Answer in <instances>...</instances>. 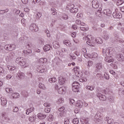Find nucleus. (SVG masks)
<instances>
[{
  "mask_svg": "<svg viewBox=\"0 0 124 124\" xmlns=\"http://www.w3.org/2000/svg\"><path fill=\"white\" fill-rule=\"evenodd\" d=\"M76 25H78V26H82V27H84L86 24L83 22H81V20L79 19H77L76 21Z\"/></svg>",
  "mask_w": 124,
  "mask_h": 124,
  "instance_id": "obj_12",
  "label": "nucleus"
},
{
  "mask_svg": "<svg viewBox=\"0 0 124 124\" xmlns=\"http://www.w3.org/2000/svg\"><path fill=\"white\" fill-rule=\"evenodd\" d=\"M96 68H97L96 70V71H98V70L101 69V68H102V64L101 63H97L96 64Z\"/></svg>",
  "mask_w": 124,
  "mask_h": 124,
  "instance_id": "obj_16",
  "label": "nucleus"
},
{
  "mask_svg": "<svg viewBox=\"0 0 124 124\" xmlns=\"http://www.w3.org/2000/svg\"><path fill=\"white\" fill-rule=\"evenodd\" d=\"M116 40H117V42H120V43H124V41L122 39H120L119 38L118 39H116Z\"/></svg>",
  "mask_w": 124,
  "mask_h": 124,
  "instance_id": "obj_56",
  "label": "nucleus"
},
{
  "mask_svg": "<svg viewBox=\"0 0 124 124\" xmlns=\"http://www.w3.org/2000/svg\"><path fill=\"white\" fill-rule=\"evenodd\" d=\"M38 87L42 90H46V86H45V85L43 83L39 82Z\"/></svg>",
  "mask_w": 124,
  "mask_h": 124,
  "instance_id": "obj_14",
  "label": "nucleus"
},
{
  "mask_svg": "<svg viewBox=\"0 0 124 124\" xmlns=\"http://www.w3.org/2000/svg\"><path fill=\"white\" fill-rule=\"evenodd\" d=\"M63 45L66 46H69L70 45V42L69 40H65L63 42Z\"/></svg>",
  "mask_w": 124,
  "mask_h": 124,
  "instance_id": "obj_28",
  "label": "nucleus"
},
{
  "mask_svg": "<svg viewBox=\"0 0 124 124\" xmlns=\"http://www.w3.org/2000/svg\"><path fill=\"white\" fill-rule=\"evenodd\" d=\"M16 62H25V61H23V58L18 57L16 59Z\"/></svg>",
  "mask_w": 124,
  "mask_h": 124,
  "instance_id": "obj_25",
  "label": "nucleus"
},
{
  "mask_svg": "<svg viewBox=\"0 0 124 124\" xmlns=\"http://www.w3.org/2000/svg\"><path fill=\"white\" fill-rule=\"evenodd\" d=\"M112 16L114 18H117V19H120L122 18V14L119 12H115L113 13Z\"/></svg>",
  "mask_w": 124,
  "mask_h": 124,
  "instance_id": "obj_7",
  "label": "nucleus"
},
{
  "mask_svg": "<svg viewBox=\"0 0 124 124\" xmlns=\"http://www.w3.org/2000/svg\"><path fill=\"white\" fill-rule=\"evenodd\" d=\"M6 12H8V9H6L5 10H0V14H3L4 13H5Z\"/></svg>",
  "mask_w": 124,
  "mask_h": 124,
  "instance_id": "obj_45",
  "label": "nucleus"
},
{
  "mask_svg": "<svg viewBox=\"0 0 124 124\" xmlns=\"http://www.w3.org/2000/svg\"><path fill=\"white\" fill-rule=\"evenodd\" d=\"M104 33H105L103 36V38H104V39H105L106 40H107V39H109V37H110V36L109 35V34H106V31H104Z\"/></svg>",
  "mask_w": 124,
  "mask_h": 124,
  "instance_id": "obj_27",
  "label": "nucleus"
},
{
  "mask_svg": "<svg viewBox=\"0 0 124 124\" xmlns=\"http://www.w3.org/2000/svg\"><path fill=\"white\" fill-rule=\"evenodd\" d=\"M63 109V114H65L66 113V107H62Z\"/></svg>",
  "mask_w": 124,
  "mask_h": 124,
  "instance_id": "obj_64",
  "label": "nucleus"
},
{
  "mask_svg": "<svg viewBox=\"0 0 124 124\" xmlns=\"http://www.w3.org/2000/svg\"><path fill=\"white\" fill-rule=\"evenodd\" d=\"M42 16V15L41 14V13H38L37 14V18H38V19H39V18H40L41 16Z\"/></svg>",
  "mask_w": 124,
  "mask_h": 124,
  "instance_id": "obj_60",
  "label": "nucleus"
},
{
  "mask_svg": "<svg viewBox=\"0 0 124 124\" xmlns=\"http://www.w3.org/2000/svg\"><path fill=\"white\" fill-rule=\"evenodd\" d=\"M17 77L19 79H23L25 77V74L21 71H19L17 73Z\"/></svg>",
  "mask_w": 124,
  "mask_h": 124,
  "instance_id": "obj_11",
  "label": "nucleus"
},
{
  "mask_svg": "<svg viewBox=\"0 0 124 124\" xmlns=\"http://www.w3.org/2000/svg\"><path fill=\"white\" fill-rule=\"evenodd\" d=\"M107 123L109 124H112V123H113V119H108V120L107 121Z\"/></svg>",
  "mask_w": 124,
  "mask_h": 124,
  "instance_id": "obj_62",
  "label": "nucleus"
},
{
  "mask_svg": "<svg viewBox=\"0 0 124 124\" xmlns=\"http://www.w3.org/2000/svg\"><path fill=\"white\" fill-rule=\"evenodd\" d=\"M97 96L98 97L101 101H105L106 100V96L102 94L101 93L97 94Z\"/></svg>",
  "mask_w": 124,
  "mask_h": 124,
  "instance_id": "obj_6",
  "label": "nucleus"
},
{
  "mask_svg": "<svg viewBox=\"0 0 124 124\" xmlns=\"http://www.w3.org/2000/svg\"><path fill=\"white\" fill-rule=\"evenodd\" d=\"M95 38H94L92 35H88V39L86 43L90 45V46H93V43H95Z\"/></svg>",
  "mask_w": 124,
  "mask_h": 124,
  "instance_id": "obj_2",
  "label": "nucleus"
},
{
  "mask_svg": "<svg viewBox=\"0 0 124 124\" xmlns=\"http://www.w3.org/2000/svg\"><path fill=\"white\" fill-rule=\"evenodd\" d=\"M29 120L30 122H31V123H32V122H34V121H35V117L34 116L31 117L30 118H29Z\"/></svg>",
  "mask_w": 124,
  "mask_h": 124,
  "instance_id": "obj_49",
  "label": "nucleus"
},
{
  "mask_svg": "<svg viewBox=\"0 0 124 124\" xmlns=\"http://www.w3.org/2000/svg\"><path fill=\"white\" fill-rule=\"evenodd\" d=\"M4 49L7 51H11L10 50V45H6L4 46Z\"/></svg>",
  "mask_w": 124,
  "mask_h": 124,
  "instance_id": "obj_39",
  "label": "nucleus"
},
{
  "mask_svg": "<svg viewBox=\"0 0 124 124\" xmlns=\"http://www.w3.org/2000/svg\"><path fill=\"white\" fill-rule=\"evenodd\" d=\"M111 55H112V56H116V55H117V52H116V51H115V49H109V56H111Z\"/></svg>",
  "mask_w": 124,
  "mask_h": 124,
  "instance_id": "obj_17",
  "label": "nucleus"
},
{
  "mask_svg": "<svg viewBox=\"0 0 124 124\" xmlns=\"http://www.w3.org/2000/svg\"><path fill=\"white\" fill-rule=\"evenodd\" d=\"M18 111H19V108H18V107H13V112L17 113Z\"/></svg>",
  "mask_w": 124,
  "mask_h": 124,
  "instance_id": "obj_48",
  "label": "nucleus"
},
{
  "mask_svg": "<svg viewBox=\"0 0 124 124\" xmlns=\"http://www.w3.org/2000/svg\"><path fill=\"white\" fill-rule=\"evenodd\" d=\"M79 86H80V84L77 81H75L72 84V90L75 93H76L75 90H77V92H79Z\"/></svg>",
  "mask_w": 124,
  "mask_h": 124,
  "instance_id": "obj_3",
  "label": "nucleus"
},
{
  "mask_svg": "<svg viewBox=\"0 0 124 124\" xmlns=\"http://www.w3.org/2000/svg\"><path fill=\"white\" fill-rule=\"evenodd\" d=\"M37 117L40 120H43V119H45L47 117V115L43 113H39L37 114Z\"/></svg>",
  "mask_w": 124,
  "mask_h": 124,
  "instance_id": "obj_10",
  "label": "nucleus"
},
{
  "mask_svg": "<svg viewBox=\"0 0 124 124\" xmlns=\"http://www.w3.org/2000/svg\"><path fill=\"white\" fill-rule=\"evenodd\" d=\"M31 31H35V32L38 31V27L34 23H31L29 27Z\"/></svg>",
  "mask_w": 124,
  "mask_h": 124,
  "instance_id": "obj_4",
  "label": "nucleus"
},
{
  "mask_svg": "<svg viewBox=\"0 0 124 124\" xmlns=\"http://www.w3.org/2000/svg\"><path fill=\"white\" fill-rule=\"evenodd\" d=\"M45 4H46V2H45V1H41V2H40L39 5H40V6H44V5H45Z\"/></svg>",
  "mask_w": 124,
  "mask_h": 124,
  "instance_id": "obj_44",
  "label": "nucleus"
},
{
  "mask_svg": "<svg viewBox=\"0 0 124 124\" xmlns=\"http://www.w3.org/2000/svg\"><path fill=\"white\" fill-rule=\"evenodd\" d=\"M11 95L13 96V98H18L20 96V94L19 93H11Z\"/></svg>",
  "mask_w": 124,
  "mask_h": 124,
  "instance_id": "obj_15",
  "label": "nucleus"
},
{
  "mask_svg": "<svg viewBox=\"0 0 124 124\" xmlns=\"http://www.w3.org/2000/svg\"><path fill=\"white\" fill-rule=\"evenodd\" d=\"M80 82H87V78H84L82 79H79Z\"/></svg>",
  "mask_w": 124,
  "mask_h": 124,
  "instance_id": "obj_59",
  "label": "nucleus"
},
{
  "mask_svg": "<svg viewBox=\"0 0 124 124\" xmlns=\"http://www.w3.org/2000/svg\"><path fill=\"white\" fill-rule=\"evenodd\" d=\"M101 113L100 112H97L95 115V119H97L99 118H102V116L101 115Z\"/></svg>",
  "mask_w": 124,
  "mask_h": 124,
  "instance_id": "obj_30",
  "label": "nucleus"
},
{
  "mask_svg": "<svg viewBox=\"0 0 124 124\" xmlns=\"http://www.w3.org/2000/svg\"><path fill=\"white\" fill-rule=\"evenodd\" d=\"M96 77L99 79V78H101L102 77V75L100 73H98L96 74Z\"/></svg>",
  "mask_w": 124,
  "mask_h": 124,
  "instance_id": "obj_61",
  "label": "nucleus"
},
{
  "mask_svg": "<svg viewBox=\"0 0 124 124\" xmlns=\"http://www.w3.org/2000/svg\"><path fill=\"white\" fill-rule=\"evenodd\" d=\"M73 8H74V5L73 4H69L66 6V9L68 10H71Z\"/></svg>",
  "mask_w": 124,
  "mask_h": 124,
  "instance_id": "obj_20",
  "label": "nucleus"
},
{
  "mask_svg": "<svg viewBox=\"0 0 124 124\" xmlns=\"http://www.w3.org/2000/svg\"><path fill=\"white\" fill-rule=\"evenodd\" d=\"M4 73V69L2 68L1 67H0V74L2 75Z\"/></svg>",
  "mask_w": 124,
  "mask_h": 124,
  "instance_id": "obj_54",
  "label": "nucleus"
},
{
  "mask_svg": "<svg viewBox=\"0 0 124 124\" xmlns=\"http://www.w3.org/2000/svg\"><path fill=\"white\" fill-rule=\"evenodd\" d=\"M50 48H51V46H50L49 45H46L43 47V49L45 52H47V51H49V50H50Z\"/></svg>",
  "mask_w": 124,
  "mask_h": 124,
  "instance_id": "obj_19",
  "label": "nucleus"
},
{
  "mask_svg": "<svg viewBox=\"0 0 124 124\" xmlns=\"http://www.w3.org/2000/svg\"><path fill=\"white\" fill-rule=\"evenodd\" d=\"M103 13L105 15H107V16H109V17H110V16H112V12H111V11H110V10H109V9L104 10Z\"/></svg>",
  "mask_w": 124,
  "mask_h": 124,
  "instance_id": "obj_9",
  "label": "nucleus"
},
{
  "mask_svg": "<svg viewBox=\"0 0 124 124\" xmlns=\"http://www.w3.org/2000/svg\"><path fill=\"white\" fill-rule=\"evenodd\" d=\"M58 93L59 94H62V87H61L58 90Z\"/></svg>",
  "mask_w": 124,
  "mask_h": 124,
  "instance_id": "obj_50",
  "label": "nucleus"
},
{
  "mask_svg": "<svg viewBox=\"0 0 124 124\" xmlns=\"http://www.w3.org/2000/svg\"><path fill=\"white\" fill-rule=\"evenodd\" d=\"M103 54L105 57V61L106 62H114V59H110L108 60V57H109V52H110V49H103Z\"/></svg>",
  "mask_w": 124,
  "mask_h": 124,
  "instance_id": "obj_1",
  "label": "nucleus"
},
{
  "mask_svg": "<svg viewBox=\"0 0 124 124\" xmlns=\"http://www.w3.org/2000/svg\"><path fill=\"white\" fill-rule=\"evenodd\" d=\"M62 18L64 20H67V19H68V15L66 14L63 13Z\"/></svg>",
  "mask_w": 124,
  "mask_h": 124,
  "instance_id": "obj_42",
  "label": "nucleus"
},
{
  "mask_svg": "<svg viewBox=\"0 0 124 124\" xmlns=\"http://www.w3.org/2000/svg\"><path fill=\"white\" fill-rule=\"evenodd\" d=\"M124 3V0H118L117 3V5H122Z\"/></svg>",
  "mask_w": 124,
  "mask_h": 124,
  "instance_id": "obj_40",
  "label": "nucleus"
},
{
  "mask_svg": "<svg viewBox=\"0 0 124 124\" xmlns=\"http://www.w3.org/2000/svg\"><path fill=\"white\" fill-rule=\"evenodd\" d=\"M70 12H71V13H77L78 12V8H73V9L70 10Z\"/></svg>",
  "mask_w": 124,
  "mask_h": 124,
  "instance_id": "obj_26",
  "label": "nucleus"
},
{
  "mask_svg": "<svg viewBox=\"0 0 124 124\" xmlns=\"http://www.w3.org/2000/svg\"><path fill=\"white\" fill-rule=\"evenodd\" d=\"M95 43H97V44H101L103 42L102 39H101V38H95Z\"/></svg>",
  "mask_w": 124,
  "mask_h": 124,
  "instance_id": "obj_13",
  "label": "nucleus"
},
{
  "mask_svg": "<svg viewBox=\"0 0 124 124\" xmlns=\"http://www.w3.org/2000/svg\"><path fill=\"white\" fill-rule=\"evenodd\" d=\"M13 76V74H9L6 76V79H7V80H10V79H11V78H12Z\"/></svg>",
  "mask_w": 124,
  "mask_h": 124,
  "instance_id": "obj_37",
  "label": "nucleus"
},
{
  "mask_svg": "<svg viewBox=\"0 0 124 124\" xmlns=\"http://www.w3.org/2000/svg\"><path fill=\"white\" fill-rule=\"evenodd\" d=\"M80 29L81 31H87L89 30V27L86 26V25H85L84 26L80 27Z\"/></svg>",
  "mask_w": 124,
  "mask_h": 124,
  "instance_id": "obj_18",
  "label": "nucleus"
},
{
  "mask_svg": "<svg viewBox=\"0 0 124 124\" xmlns=\"http://www.w3.org/2000/svg\"><path fill=\"white\" fill-rule=\"evenodd\" d=\"M6 92L7 93H13V90H12V89L11 88H6L5 89Z\"/></svg>",
  "mask_w": 124,
  "mask_h": 124,
  "instance_id": "obj_36",
  "label": "nucleus"
},
{
  "mask_svg": "<svg viewBox=\"0 0 124 124\" xmlns=\"http://www.w3.org/2000/svg\"><path fill=\"white\" fill-rule=\"evenodd\" d=\"M108 101H109V102H113V101H114V97H113V96H110L108 97Z\"/></svg>",
  "mask_w": 124,
  "mask_h": 124,
  "instance_id": "obj_52",
  "label": "nucleus"
},
{
  "mask_svg": "<svg viewBox=\"0 0 124 124\" xmlns=\"http://www.w3.org/2000/svg\"><path fill=\"white\" fill-rule=\"evenodd\" d=\"M71 35L72 37H73V38L76 37V32H74L72 33Z\"/></svg>",
  "mask_w": 124,
  "mask_h": 124,
  "instance_id": "obj_63",
  "label": "nucleus"
},
{
  "mask_svg": "<svg viewBox=\"0 0 124 124\" xmlns=\"http://www.w3.org/2000/svg\"><path fill=\"white\" fill-rule=\"evenodd\" d=\"M19 64L21 66H22L24 68L27 67V65H26V62H19Z\"/></svg>",
  "mask_w": 124,
  "mask_h": 124,
  "instance_id": "obj_51",
  "label": "nucleus"
},
{
  "mask_svg": "<svg viewBox=\"0 0 124 124\" xmlns=\"http://www.w3.org/2000/svg\"><path fill=\"white\" fill-rule=\"evenodd\" d=\"M66 89H67V87L66 86H63V89H62V93L63 94H65V93H66Z\"/></svg>",
  "mask_w": 124,
  "mask_h": 124,
  "instance_id": "obj_47",
  "label": "nucleus"
},
{
  "mask_svg": "<svg viewBox=\"0 0 124 124\" xmlns=\"http://www.w3.org/2000/svg\"><path fill=\"white\" fill-rule=\"evenodd\" d=\"M44 106H45V107H50V106H51V105L48 103H45L44 104Z\"/></svg>",
  "mask_w": 124,
  "mask_h": 124,
  "instance_id": "obj_57",
  "label": "nucleus"
},
{
  "mask_svg": "<svg viewBox=\"0 0 124 124\" xmlns=\"http://www.w3.org/2000/svg\"><path fill=\"white\" fill-rule=\"evenodd\" d=\"M99 6V3H98V1L97 0H93L92 1V7L93 8H98Z\"/></svg>",
  "mask_w": 124,
  "mask_h": 124,
  "instance_id": "obj_5",
  "label": "nucleus"
},
{
  "mask_svg": "<svg viewBox=\"0 0 124 124\" xmlns=\"http://www.w3.org/2000/svg\"><path fill=\"white\" fill-rule=\"evenodd\" d=\"M110 65L112 67L114 68V69H117L118 68V66H117L115 63H111Z\"/></svg>",
  "mask_w": 124,
  "mask_h": 124,
  "instance_id": "obj_46",
  "label": "nucleus"
},
{
  "mask_svg": "<svg viewBox=\"0 0 124 124\" xmlns=\"http://www.w3.org/2000/svg\"><path fill=\"white\" fill-rule=\"evenodd\" d=\"M70 59L71 60H75V59H76V56H74L73 54H71L70 55Z\"/></svg>",
  "mask_w": 124,
  "mask_h": 124,
  "instance_id": "obj_53",
  "label": "nucleus"
},
{
  "mask_svg": "<svg viewBox=\"0 0 124 124\" xmlns=\"http://www.w3.org/2000/svg\"><path fill=\"white\" fill-rule=\"evenodd\" d=\"M39 62H47V59L45 58H41L39 60Z\"/></svg>",
  "mask_w": 124,
  "mask_h": 124,
  "instance_id": "obj_33",
  "label": "nucleus"
},
{
  "mask_svg": "<svg viewBox=\"0 0 124 124\" xmlns=\"http://www.w3.org/2000/svg\"><path fill=\"white\" fill-rule=\"evenodd\" d=\"M7 103V101L6 99H4L3 98H1V104L3 106H4L5 105H6Z\"/></svg>",
  "mask_w": 124,
  "mask_h": 124,
  "instance_id": "obj_23",
  "label": "nucleus"
},
{
  "mask_svg": "<svg viewBox=\"0 0 124 124\" xmlns=\"http://www.w3.org/2000/svg\"><path fill=\"white\" fill-rule=\"evenodd\" d=\"M47 119L49 122H52V121L54 120V116H53V115L52 114L49 115V116L47 117Z\"/></svg>",
  "mask_w": 124,
  "mask_h": 124,
  "instance_id": "obj_29",
  "label": "nucleus"
},
{
  "mask_svg": "<svg viewBox=\"0 0 124 124\" xmlns=\"http://www.w3.org/2000/svg\"><path fill=\"white\" fill-rule=\"evenodd\" d=\"M32 47V44H31V43H28L26 46V48L27 49H29V50L30 49H31Z\"/></svg>",
  "mask_w": 124,
  "mask_h": 124,
  "instance_id": "obj_34",
  "label": "nucleus"
},
{
  "mask_svg": "<svg viewBox=\"0 0 124 124\" xmlns=\"http://www.w3.org/2000/svg\"><path fill=\"white\" fill-rule=\"evenodd\" d=\"M72 123L74 124H79V119L78 118H75L73 120Z\"/></svg>",
  "mask_w": 124,
  "mask_h": 124,
  "instance_id": "obj_32",
  "label": "nucleus"
},
{
  "mask_svg": "<svg viewBox=\"0 0 124 124\" xmlns=\"http://www.w3.org/2000/svg\"><path fill=\"white\" fill-rule=\"evenodd\" d=\"M118 57H119L118 61L119 62H124V58H123V54H119Z\"/></svg>",
  "mask_w": 124,
  "mask_h": 124,
  "instance_id": "obj_35",
  "label": "nucleus"
},
{
  "mask_svg": "<svg viewBox=\"0 0 124 124\" xmlns=\"http://www.w3.org/2000/svg\"><path fill=\"white\" fill-rule=\"evenodd\" d=\"M48 81L49 83H55V82H57V78L55 77H52L48 79Z\"/></svg>",
  "mask_w": 124,
  "mask_h": 124,
  "instance_id": "obj_22",
  "label": "nucleus"
},
{
  "mask_svg": "<svg viewBox=\"0 0 124 124\" xmlns=\"http://www.w3.org/2000/svg\"><path fill=\"white\" fill-rule=\"evenodd\" d=\"M83 105H84V104L83 103V102L81 101H78L77 103V106L79 107V108H82V107H83Z\"/></svg>",
  "mask_w": 124,
  "mask_h": 124,
  "instance_id": "obj_21",
  "label": "nucleus"
},
{
  "mask_svg": "<svg viewBox=\"0 0 124 124\" xmlns=\"http://www.w3.org/2000/svg\"><path fill=\"white\" fill-rule=\"evenodd\" d=\"M16 46H15V44L11 45L10 44V49L11 51H12V50H14L15 49V47Z\"/></svg>",
  "mask_w": 124,
  "mask_h": 124,
  "instance_id": "obj_41",
  "label": "nucleus"
},
{
  "mask_svg": "<svg viewBox=\"0 0 124 124\" xmlns=\"http://www.w3.org/2000/svg\"><path fill=\"white\" fill-rule=\"evenodd\" d=\"M51 11L52 12V15H57V10L55 9V8L52 7L50 9Z\"/></svg>",
  "mask_w": 124,
  "mask_h": 124,
  "instance_id": "obj_24",
  "label": "nucleus"
},
{
  "mask_svg": "<svg viewBox=\"0 0 124 124\" xmlns=\"http://www.w3.org/2000/svg\"><path fill=\"white\" fill-rule=\"evenodd\" d=\"M86 89L89 90V91H93L94 90V86H87Z\"/></svg>",
  "mask_w": 124,
  "mask_h": 124,
  "instance_id": "obj_31",
  "label": "nucleus"
},
{
  "mask_svg": "<svg viewBox=\"0 0 124 124\" xmlns=\"http://www.w3.org/2000/svg\"><path fill=\"white\" fill-rule=\"evenodd\" d=\"M92 55V59H96L98 57V54L96 53H93Z\"/></svg>",
  "mask_w": 124,
  "mask_h": 124,
  "instance_id": "obj_38",
  "label": "nucleus"
},
{
  "mask_svg": "<svg viewBox=\"0 0 124 124\" xmlns=\"http://www.w3.org/2000/svg\"><path fill=\"white\" fill-rule=\"evenodd\" d=\"M104 77L105 79H106L107 80H109V79H110L109 75H107V74H106V75L105 74H104Z\"/></svg>",
  "mask_w": 124,
  "mask_h": 124,
  "instance_id": "obj_55",
  "label": "nucleus"
},
{
  "mask_svg": "<svg viewBox=\"0 0 124 124\" xmlns=\"http://www.w3.org/2000/svg\"><path fill=\"white\" fill-rule=\"evenodd\" d=\"M59 84L61 86H62V77H59Z\"/></svg>",
  "mask_w": 124,
  "mask_h": 124,
  "instance_id": "obj_43",
  "label": "nucleus"
},
{
  "mask_svg": "<svg viewBox=\"0 0 124 124\" xmlns=\"http://www.w3.org/2000/svg\"><path fill=\"white\" fill-rule=\"evenodd\" d=\"M95 120H96V121L98 123H100V122H101V121H102L103 119L102 117H101L99 118H95Z\"/></svg>",
  "mask_w": 124,
  "mask_h": 124,
  "instance_id": "obj_58",
  "label": "nucleus"
},
{
  "mask_svg": "<svg viewBox=\"0 0 124 124\" xmlns=\"http://www.w3.org/2000/svg\"><path fill=\"white\" fill-rule=\"evenodd\" d=\"M77 69H79V67H76V68H74V73L75 74V75L77 77L80 78L81 77V74H80V72L78 71Z\"/></svg>",
  "mask_w": 124,
  "mask_h": 124,
  "instance_id": "obj_8",
  "label": "nucleus"
}]
</instances>
